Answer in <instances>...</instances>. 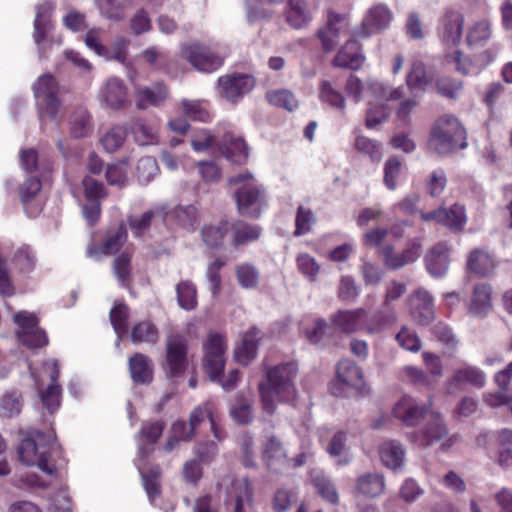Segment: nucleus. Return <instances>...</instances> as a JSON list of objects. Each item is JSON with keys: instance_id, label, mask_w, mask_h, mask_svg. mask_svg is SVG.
Returning <instances> with one entry per match:
<instances>
[{"instance_id": "nucleus-43", "label": "nucleus", "mask_w": 512, "mask_h": 512, "mask_svg": "<svg viewBox=\"0 0 512 512\" xmlns=\"http://www.w3.org/2000/svg\"><path fill=\"white\" fill-rule=\"evenodd\" d=\"M164 214L162 209L157 208L145 211L140 216H129L128 224L133 235L135 237H142L150 229L152 220L156 216L163 217Z\"/></svg>"}, {"instance_id": "nucleus-13", "label": "nucleus", "mask_w": 512, "mask_h": 512, "mask_svg": "<svg viewBox=\"0 0 512 512\" xmlns=\"http://www.w3.org/2000/svg\"><path fill=\"white\" fill-rule=\"evenodd\" d=\"M348 27L349 21L346 15L329 10L325 26L317 32L322 49L325 52L333 51L339 44L340 36L347 32Z\"/></svg>"}, {"instance_id": "nucleus-50", "label": "nucleus", "mask_w": 512, "mask_h": 512, "mask_svg": "<svg viewBox=\"0 0 512 512\" xmlns=\"http://www.w3.org/2000/svg\"><path fill=\"white\" fill-rule=\"evenodd\" d=\"M311 480L322 498L332 504H336L338 502V493L336 488L325 475L320 472L312 473Z\"/></svg>"}, {"instance_id": "nucleus-11", "label": "nucleus", "mask_w": 512, "mask_h": 512, "mask_svg": "<svg viewBox=\"0 0 512 512\" xmlns=\"http://www.w3.org/2000/svg\"><path fill=\"white\" fill-rule=\"evenodd\" d=\"M181 56L202 72H213L223 64V59L207 46L200 43L185 44L181 47Z\"/></svg>"}, {"instance_id": "nucleus-20", "label": "nucleus", "mask_w": 512, "mask_h": 512, "mask_svg": "<svg viewBox=\"0 0 512 512\" xmlns=\"http://www.w3.org/2000/svg\"><path fill=\"white\" fill-rule=\"evenodd\" d=\"M336 375L337 383L331 388L334 395H342L339 385L356 390H360L364 385L362 370L351 360L340 361L337 365Z\"/></svg>"}, {"instance_id": "nucleus-63", "label": "nucleus", "mask_w": 512, "mask_h": 512, "mask_svg": "<svg viewBox=\"0 0 512 512\" xmlns=\"http://www.w3.org/2000/svg\"><path fill=\"white\" fill-rule=\"evenodd\" d=\"M232 486L237 491L234 512H243V505L252 499V487L247 478L232 481Z\"/></svg>"}, {"instance_id": "nucleus-47", "label": "nucleus", "mask_w": 512, "mask_h": 512, "mask_svg": "<svg viewBox=\"0 0 512 512\" xmlns=\"http://www.w3.org/2000/svg\"><path fill=\"white\" fill-rule=\"evenodd\" d=\"M129 308L124 303H117L110 311V321L117 334V345L122 337L128 332L127 320Z\"/></svg>"}, {"instance_id": "nucleus-23", "label": "nucleus", "mask_w": 512, "mask_h": 512, "mask_svg": "<svg viewBox=\"0 0 512 512\" xmlns=\"http://www.w3.org/2000/svg\"><path fill=\"white\" fill-rule=\"evenodd\" d=\"M43 368L47 371L51 383L47 389L41 394L43 405L50 411H55L60 405L61 388L57 384L59 376V367L56 360H49L44 363Z\"/></svg>"}, {"instance_id": "nucleus-39", "label": "nucleus", "mask_w": 512, "mask_h": 512, "mask_svg": "<svg viewBox=\"0 0 512 512\" xmlns=\"http://www.w3.org/2000/svg\"><path fill=\"white\" fill-rule=\"evenodd\" d=\"M428 83L425 65L421 61H414L406 76V84L410 92L416 97L419 92L425 91Z\"/></svg>"}, {"instance_id": "nucleus-25", "label": "nucleus", "mask_w": 512, "mask_h": 512, "mask_svg": "<svg viewBox=\"0 0 512 512\" xmlns=\"http://www.w3.org/2000/svg\"><path fill=\"white\" fill-rule=\"evenodd\" d=\"M392 20V13L384 4L372 7L362 23L361 36L367 37L372 33L387 28Z\"/></svg>"}, {"instance_id": "nucleus-64", "label": "nucleus", "mask_w": 512, "mask_h": 512, "mask_svg": "<svg viewBox=\"0 0 512 512\" xmlns=\"http://www.w3.org/2000/svg\"><path fill=\"white\" fill-rule=\"evenodd\" d=\"M182 108L187 117L191 120L206 122L209 120V112L202 102L197 100H183Z\"/></svg>"}, {"instance_id": "nucleus-42", "label": "nucleus", "mask_w": 512, "mask_h": 512, "mask_svg": "<svg viewBox=\"0 0 512 512\" xmlns=\"http://www.w3.org/2000/svg\"><path fill=\"white\" fill-rule=\"evenodd\" d=\"M131 133L139 145H153L158 142L157 129L143 119L137 118L132 121Z\"/></svg>"}, {"instance_id": "nucleus-44", "label": "nucleus", "mask_w": 512, "mask_h": 512, "mask_svg": "<svg viewBox=\"0 0 512 512\" xmlns=\"http://www.w3.org/2000/svg\"><path fill=\"white\" fill-rule=\"evenodd\" d=\"M467 264L471 272L480 276L488 275L494 268L491 256L481 249H475L470 253Z\"/></svg>"}, {"instance_id": "nucleus-38", "label": "nucleus", "mask_w": 512, "mask_h": 512, "mask_svg": "<svg viewBox=\"0 0 512 512\" xmlns=\"http://www.w3.org/2000/svg\"><path fill=\"white\" fill-rule=\"evenodd\" d=\"M319 98L323 103L328 104L331 108L337 110L341 115L346 112V100L343 94L334 88L332 84L323 80L319 85Z\"/></svg>"}, {"instance_id": "nucleus-22", "label": "nucleus", "mask_w": 512, "mask_h": 512, "mask_svg": "<svg viewBox=\"0 0 512 512\" xmlns=\"http://www.w3.org/2000/svg\"><path fill=\"white\" fill-rule=\"evenodd\" d=\"M262 458L267 468L273 472H279L287 462V455L280 439L269 436L263 444Z\"/></svg>"}, {"instance_id": "nucleus-26", "label": "nucleus", "mask_w": 512, "mask_h": 512, "mask_svg": "<svg viewBox=\"0 0 512 512\" xmlns=\"http://www.w3.org/2000/svg\"><path fill=\"white\" fill-rule=\"evenodd\" d=\"M449 247L440 242L434 245L426 254L425 263L429 274L433 277H442L449 267Z\"/></svg>"}, {"instance_id": "nucleus-9", "label": "nucleus", "mask_w": 512, "mask_h": 512, "mask_svg": "<svg viewBox=\"0 0 512 512\" xmlns=\"http://www.w3.org/2000/svg\"><path fill=\"white\" fill-rule=\"evenodd\" d=\"M14 321L19 327L17 338L24 346L35 349L47 344V336L38 326V319L34 314L20 311L14 315Z\"/></svg>"}, {"instance_id": "nucleus-12", "label": "nucleus", "mask_w": 512, "mask_h": 512, "mask_svg": "<svg viewBox=\"0 0 512 512\" xmlns=\"http://www.w3.org/2000/svg\"><path fill=\"white\" fill-rule=\"evenodd\" d=\"M166 368L170 376L181 375L188 364V341L178 333L169 334L165 341Z\"/></svg>"}, {"instance_id": "nucleus-27", "label": "nucleus", "mask_w": 512, "mask_h": 512, "mask_svg": "<svg viewBox=\"0 0 512 512\" xmlns=\"http://www.w3.org/2000/svg\"><path fill=\"white\" fill-rule=\"evenodd\" d=\"M364 61L360 45L355 39L348 40L333 59V65L339 68L358 69Z\"/></svg>"}, {"instance_id": "nucleus-32", "label": "nucleus", "mask_w": 512, "mask_h": 512, "mask_svg": "<svg viewBox=\"0 0 512 512\" xmlns=\"http://www.w3.org/2000/svg\"><path fill=\"white\" fill-rule=\"evenodd\" d=\"M385 489V478L379 473H365L356 481V490L365 497L375 498L380 496Z\"/></svg>"}, {"instance_id": "nucleus-46", "label": "nucleus", "mask_w": 512, "mask_h": 512, "mask_svg": "<svg viewBox=\"0 0 512 512\" xmlns=\"http://www.w3.org/2000/svg\"><path fill=\"white\" fill-rule=\"evenodd\" d=\"M127 240V229L124 223H120L116 228L109 230L106 233L105 239L102 243L103 253L111 255L120 250Z\"/></svg>"}, {"instance_id": "nucleus-35", "label": "nucleus", "mask_w": 512, "mask_h": 512, "mask_svg": "<svg viewBox=\"0 0 512 512\" xmlns=\"http://www.w3.org/2000/svg\"><path fill=\"white\" fill-rule=\"evenodd\" d=\"M70 133L74 138H85L93 131L92 117L84 107H78L69 118Z\"/></svg>"}, {"instance_id": "nucleus-24", "label": "nucleus", "mask_w": 512, "mask_h": 512, "mask_svg": "<svg viewBox=\"0 0 512 512\" xmlns=\"http://www.w3.org/2000/svg\"><path fill=\"white\" fill-rule=\"evenodd\" d=\"M220 153L231 163L243 165L249 157V148L245 141L232 134H225L219 147Z\"/></svg>"}, {"instance_id": "nucleus-53", "label": "nucleus", "mask_w": 512, "mask_h": 512, "mask_svg": "<svg viewBox=\"0 0 512 512\" xmlns=\"http://www.w3.org/2000/svg\"><path fill=\"white\" fill-rule=\"evenodd\" d=\"M367 93L379 101L398 100L404 96V92L400 88L387 87L377 81L367 82Z\"/></svg>"}, {"instance_id": "nucleus-19", "label": "nucleus", "mask_w": 512, "mask_h": 512, "mask_svg": "<svg viewBox=\"0 0 512 512\" xmlns=\"http://www.w3.org/2000/svg\"><path fill=\"white\" fill-rule=\"evenodd\" d=\"M486 383L485 373L478 367L472 365H464L456 369L448 380V392L454 393L462 389L466 385L475 388H483Z\"/></svg>"}, {"instance_id": "nucleus-60", "label": "nucleus", "mask_w": 512, "mask_h": 512, "mask_svg": "<svg viewBox=\"0 0 512 512\" xmlns=\"http://www.w3.org/2000/svg\"><path fill=\"white\" fill-rule=\"evenodd\" d=\"M236 276L243 288H254L258 284L259 272L255 266L244 263L236 266Z\"/></svg>"}, {"instance_id": "nucleus-58", "label": "nucleus", "mask_w": 512, "mask_h": 512, "mask_svg": "<svg viewBox=\"0 0 512 512\" xmlns=\"http://www.w3.org/2000/svg\"><path fill=\"white\" fill-rule=\"evenodd\" d=\"M129 28L135 36L148 33L152 29L149 13L144 8L138 9L129 19Z\"/></svg>"}, {"instance_id": "nucleus-41", "label": "nucleus", "mask_w": 512, "mask_h": 512, "mask_svg": "<svg viewBox=\"0 0 512 512\" xmlns=\"http://www.w3.org/2000/svg\"><path fill=\"white\" fill-rule=\"evenodd\" d=\"M133 344H156L159 340V331L150 321H141L135 324L130 333Z\"/></svg>"}, {"instance_id": "nucleus-15", "label": "nucleus", "mask_w": 512, "mask_h": 512, "mask_svg": "<svg viewBox=\"0 0 512 512\" xmlns=\"http://www.w3.org/2000/svg\"><path fill=\"white\" fill-rule=\"evenodd\" d=\"M99 100L112 110H124L130 106L128 87L117 77H110L99 91Z\"/></svg>"}, {"instance_id": "nucleus-5", "label": "nucleus", "mask_w": 512, "mask_h": 512, "mask_svg": "<svg viewBox=\"0 0 512 512\" xmlns=\"http://www.w3.org/2000/svg\"><path fill=\"white\" fill-rule=\"evenodd\" d=\"M406 292V285L402 282L390 281L385 288V295L381 307L375 313L366 330L373 334L379 333L394 324L397 320L394 301L401 298Z\"/></svg>"}, {"instance_id": "nucleus-4", "label": "nucleus", "mask_w": 512, "mask_h": 512, "mask_svg": "<svg viewBox=\"0 0 512 512\" xmlns=\"http://www.w3.org/2000/svg\"><path fill=\"white\" fill-rule=\"evenodd\" d=\"M54 441L52 433L33 430L24 437L18 448V458L26 466H38L47 475H53L55 468L49 465L50 446Z\"/></svg>"}, {"instance_id": "nucleus-1", "label": "nucleus", "mask_w": 512, "mask_h": 512, "mask_svg": "<svg viewBox=\"0 0 512 512\" xmlns=\"http://www.w3.org/2000/svg\"><path fill=\"white\" fill-rule=\"evenodd\" d=\"M266 375L268 383L260 384L259 392L263 409L272 414L276 409V399L290 401L295 398L294 379L297 375V367L294 363L281 364L268 370Z\"/></svg>"}, {"instance_id": "nucleus-3", "label": "nucleus", "mask_w": 512, "mask_h": 512, "mask_svg": "<svg viewBox=\"0 0 512 512\" xmlns=\"http://www.w3.org/2000/svg\"><path fill=\"white\" fill-rule=\"evenodd\" d=\"M428 146L441 155L463 149L467 146L466 130L456 117L445 115L433 125Z\"/></svg>"}, {"instance_id": "nucleus-40", "label": "nucleus", "mask_w": 512, "mask_h": 512, "mask_svg": "<svg viewBox=\"0 0 512 512\" xmlns=\"http://www.w3.org/2000/svg\"><path fill=\"white\" fill-rule=\"evenodd\" d=\"M233 245L241 246L257 240L261 235V228L243 221L232 225Z\"/></svg>"}, {"instance_id": "nucleus-17", "label": "nucleus", "mask_w": 512, "mask_h": 512, "mask_svg": "<svg viewBox=\"0 0 512 512\" xmlns=\"http://www.w3.org/2000/svg\"><path fill=\"white\" fill-rule=\"evenodd\" d=\"M410 314L413 320L420 325H429L435 317L433 297L420 288L409 298Z\"/></svg>"}, {"instance_id": "nucleus-48", "label": "nucleus", "mask_w": 512, "mask_h": 512, "mask_svg": "<svg viewBox=\"0 0 512 512\" xmlns=\"http://www.w3.org/2000/svg\"><path fill=\"white\" fill-rule=\"evenodd\" d=\"M176 294L179 306L187 311L197 307V291L195 285L190 281H181L176 286Z\"/></svg>"}, {"instance_id": "nucleus-56", "label": "nucleus", "mask_w": 512, "mask_h": 512, "mask_svg": "<svg viewBox=\"0 0 512 512\" xmlns=\"http://www.w3.org/2000/svg\"><path fill=\"white\" fill-rule=\"evenodd\" d=\"M266 98L270 104L293 111L298 107V100L294 94L286 89L270 91L266 94Z\"/></svg>"}, {"instance_id": "nucleus-10", "label": "nucleus", "mask_w": 512, "mask_h": 512, "mask_svg": "<svg viewBox=\"0 0 512 512\" xmlns=\"http://www.w3.org/2000/svg\"><path fill=\"white\" fill-rule=\"evenodd\" d=\"M431 401L421 403L411 396H403L394 406L393 414L406 426H417L421 421L426 420L430 413Z\"/></svg>"}, {"instance_id": "nucleus-51", "label": "nucleus", "mask_w": 512, "mask_h": 512, "mask_svg": "<svg viewBox=\"0 0 512 512\" xmlns=\"http://www.w3.org/2000/svg\"><path fill=\"white\" fill-rule=\"evenodd\" d=\"M100 14L106 19L120 22L125 19V7L118 0H95Z\"/></svg>"}, {"instance_id": "nucleus-62", "label": "nucleus", "mask_w": 512, "mask_h": 512, "mask_svg": "<svg viewBox=\"0 0 512 512\" xmlns=\"http://www.w3.org/2000/svg\"><path fill=\"white\" fill-rule=\"evenodd\" d=\"M462 88L463 83L456 79H452L449 77H441L436 80L437 92L446 98H457L460 92L462 91Z\"/></svg>"}, {"instance_id": "nucleus-45", "label": "nucleus", "mask_w": 512, "mask_h": 512, "mask_svg": "<svg viewBox=\"0 0 512 512\" xmlns=\"http://www.w3.org/2000/svg\"><path fill=\"white\" fill-rule=\"evenodd\" d=\"M230 415L235 422L247 425L253 420L252 400L243 395H238L230 409Z\"/></svg>"}, {"instance_id": "nucleus-8", "label": "nucleus", "mask_w": 512, "mask_h": 512, "mask_svg": "<svg viewBox=\"0 0 512 512\" xmlns=\"http://www.w3.org/2000/svg\"><path fill=\"white\" fill-rule=\"evenodd\" d=\"M448 429L438 412L430 413L425 424L417 430L407 434L408 440L414 445L425 448L446 438Z\"/></svg>"}, {"instance_id": "nucleus-28", "label": "nucleus", "mask_w": 512, "mask_h": 512, "mask_svg": "<svg viewBox=\"0 0 512 512\" xmlns=\"http://www.w3.org/2000/svg\"><path fill=\"white\" fill-rule=\"evenodd\" d=\"M263 338V333L256 327L249 329L242 338L241 344L235 350V357L238 362L247 365L257 355L259 341Z\"/></svg>"}, {"instance_id": "nucleus-49", "label": "nucleus", "mask_w": 512, "mask_h": 512, "mask_svg": "<svg viewBox=\"0 0 512 512\" xmlns=\"http://www.w3.org/2000/svg\"><path fill=\"white\" fill-rule=\"evenodd\" d=\"M172 215L184 229L193 231L199 224V213L193 205L177 206L173 210Z\"/></svg>"}, {"instance_id": "nucleus-16", "label": "nucleus", "mask_w": 512, "mask_h": 512, "mask_svg": "<svg viewBox=\"0 0 512 512\" xmlns=\"http://www.w3.org/2000/svg\"><path fill=\"white\" fill-rule=\"evenodd\" d=\"M254 79L250 75H226L218 79L220 94L231 103H237L254 87Z\"/></svg>"}, {"instance_id": "nucleus-57", "label": "nucleus", "mask_w": 512, "mask_h": 512, "mask_svg": "<svg viewBox=\"0 0 512 512\" xmlns=\"http://www.w3.org/2000/svg\"><path fill=\"white\" fill-rule=\"evenodd\" d=\"M354 146L358 152L369 156L373 162H379L382 158L381 144L375 140L359 135Z\"/></svg>"}, {"instance_id": "nucleus-29", "label": "nucleus", "mask_w": 512, "mask_h": 512, "mask_svg": "<svg viewBox=\"0 0 512 512\" xmlns=\"http://www.w3.org/2000/svg\"><path fill=\"white\" fill-rule=\"evenodd\" d=\"M263 338V333L256 327L249 329L242 338L241 344L235 350V357L238 362L247 365L257 355L259 341Z\"/></svg>"}, {"instance_id": "nucleus-7", "label": "nucleus", "mask_w": 512, "mask_h": 512, "mask_svg": "<svg viewBox=\"0 0 512 512\" xmlns=\"http://www.w3.org/2000/svg\"><path fill=\"white\" fill-rule=\"evenodd\" d=\"M54 11L53 3L44 1L36 7L33 39L37 45L40 59H46L52 46L49 34L53 28L51 17Z\"/></svg>"}, {"instance_id": "nucleus-34", "label": "nucleus", "mask_w": 512, "mask_h": 512, "mask_svg": "<svg viewBox=\"0 0 512 512\" xmlns=\"http://www.w3.org/2000/svg\"><path fill=\"white\" fill-rule=\"evenodd\" d=\"M366 315L364 309L340 311L332 317V322L344 333H354L361 328V322Z\"/></svg>"}, {"instance_id": "nucleus-52", "label": "nucleus", "mask_w": 512, "mask_h": 512, "mask_svg": "<svg viewBox=\"0 0 512 512\" xmlns=\"http://www.w3.org/2000/svg\"><path fill=\"white\" fill-rule=\"evenodd\" d=\"M22 409V397L15 391L5 393L0 399V416L12 418L19 415Z\"/></svg>"}, {"instance_id": "nucleus-54", "label": "nucleus", "mask_w": 512, "mask_h": 512, "mask_svg": "<svg viewBox=\"0 0 512 512\" xmlns=\"http://www.w3.org/2000/svg\"><path fill=\"white\" fill-rule=\"evenodd\" d=\"M126 137L127 130L125 127L114 126L105 133L100 141L107 152L113 153L123 145Z\"/></svg>"}, {"instance_id": "nucleus-33", "label": "nucleus", "mask_w": 512, "mask_h": 512, "mask_svg": "<svg viewBox=\"0 0 512 512\" xmlns=\"http://www.w3.org/2000/svg\"><path fill=\"white\" fill-rule=\"evenodd\" d=\"M286 21L295 29L303 28L311 21V13L306 0H288Z\"/></svg>"}, {"instance_id": "nucleus-30", "label": "nucleus", "mask_w": 512, "mask_h": 512, "mask_svg": "<svg viewBox=\"0 0 512 512\" xmlns=\"http://www.w3.org/2000/svg\"><path fill=\"white\" fill-rule=\"evenodd\" d=\"M206 419L210 421L211 431L213 432L214 437L221 441L225 437V432L223 429L218 427L216 423L214 405L209 401L193 409L189 416V424L196 431L198 426Z\"/></svg>"}, {"instance_id": "nucleus-6", "label": "nucleus", "mask_w": 512, "mask_h": 512, "mask_svg": "<svg viewBox=\"0 0 512 512\" xmlns=\"http://www.w3.org/2000/svg\"><path fill=\"white\" fill-rule=\"evenodd\" d=\"M33 90L38 100L40 120L43 121L45 117L56 119L62 105L56 79L51 74H44L38 78Z\"/></svg>"}, {"instance_id": "nucleus-59", "label": "nucleus", "mask_w": 512, "mask_h": 512, "mask_svg": "<svg viewBox=\"0 0 512 512\" xmlns=\"http://www.w3.org/2000/svg\"><path fill=\"white\" fill-rule=\"evenodd\" d=\"M113 271L116 278L123 286H128L131 280V257L127 253H122L113 261Z\"/></svg>"}, {"instance_id": "nucleus-18", "label": "nucleus", "mask_w": 512, "mask_h": 512, "mask_svg": "<svg viewBox=\"0 0 512 512\" xmlns=\"http://www.w3.org/2000/svg\"><path fill=\"white\" fill-rule=\"evenodd\" d=\"M463 15L456 10L446 9L439 23V36L446 45L455 46L461 40Z\"/></svg>"}, {"instance_id": "nucleus-31", "label": "nucleus", "mask_w": 512, "mask_h": 512, "mask_svg": "<svg viewBox=\"0 0 512 512\" xmlns=\"http://www.w3.org/2000/svg\"><path fill=\"white\" fill-rule=\"evenodd\" d=\"M129 371L135 383L148 384L153 379V364L148 356L135 353L129 358Z\"/></svg>"}, {"instance_id": "nucleus-14", "label": "nucleus", "mask_w": 512, "mask_h": 512, "mask_svg": "<svg viewBox=\"0 0 512 512\" xmlns=\"http://www.w3.org/2000/svg\"><path fill=\"white\" fill-rule=\"evenodd\" d=\"M205 356L204 366L212 380H215L222 373L225 365V339L218 333L209 334L204 344Z\"/></svg>"}, {"instance_id": "nucleus-21", "label": "nucleus", "mask_w": 512, "mask_h": 512, "mask_svg": "<svg viewBox=\"0 0 512 512\" xmlns=\"http://www.w3.org/2000/svg\"><path fill=\"white\" fill-rule=\"evenodd\" d=\"M135 105L140 110L149 106L161 105L168 96V90L163 83H155L151 86H135Z\"/></svg>"}, {"instance_id": "nucleus-2", "label": "nucleus", "mask_w": 512, "mask_h": 512, "mask_svg": "<svg viewBox=\"0 0 512 512\" xmlns=\"http://www.w3.org/2000/svg\"><path fill=\"white\" fill-rule=\"evenodd\" d=\"M228 185L234 188V197L240 215L258 218L266 199L263 189L250 172H242L228 178Z\"/></svg>"}, {"instance_id": "nucleus-61", "label": "nucleus", "mask_w": 512, "mask_h": 512, "mask_svg": "<svg viewBox=\"0 0 512 512\" xmlns=\"http://www.w3.org/2000/svg\"><path fill=\"white\" fill-rule=\"evenodd\" d=\"M446 213L444 221H440V224L447 226L453 230H461L466 222L464 208L460 205H453L449 209H444Z\"/></svg>"}, {"instance_id": "nucleus-55", "label": "nucleus", "mask_w": 512, "mask_h": 512, "mask_svg": "<svg viewBox=\"0 0 512 512\" xmlns=\"http://www.w3.org/2000/svg\"><path fill=\"white\" fill-rule=\"evenodd\" d=\"M315 222L316 216L313 211L300 205L296 212L294 235L302 236L309 233Z\"/></svg>"}, {"instance_id": "nucleus-37", "label": "nucleus", "mask_w": 512, "mask_h": 512, "mask_svg": "<svg viewBox=\"0 0 512 512\" xmlns=\"http://www.w3.org/2000/svg\"><path fill=\"white\" fill-rule=\"evenodd\" d=\"M491 287L485 284L475 286L468 306L474 316L485 315L491 309Z\"/></svg>"}, {"instance_id": "nucleus-36", "label": "nucleus", "mask_w": 512, "mask_h": 512, "mask_svg": "<svg viewBox=\"0 0 512 512\" xmlns=\"http://www.w3.org/2000/svg\"><path fill=\"white\" fill-rule=\"evenodd\" d=\"M380 458L387 468L397 469L402 467L405 459V450L398 441L384 442L380 447Z\"/></svg>"}]
</instances>
